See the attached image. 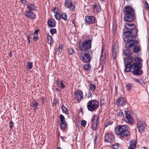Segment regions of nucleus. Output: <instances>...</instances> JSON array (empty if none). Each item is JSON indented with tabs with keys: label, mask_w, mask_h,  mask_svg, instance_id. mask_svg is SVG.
Returning a JSON list of instances; mask_svg holds the SVG:
<instances>
[{
	"label": "nucleus",
	"mask_w": 149,
	"mask_h": 149,
	"mask_svg": "<svg viewBox=\"0 0 149 149\" xmlns=\"http://www.w3.org/2000/svg\"><path fill=\"white\" fill-rule=\"evenodd\" d=\"M9 56L11 57H12V53L10 52L8 54Z\"/></svg>",
	"instance_id": "nucleus-55"
},
{
	"label": "nucleus",
	"mask_w": 149,
	"mask_h": 149,
	"mask_svg": "<svg viewBox=\"0 0 149 149\" xmlns=\"http://www.w3.org/2000/svg\"><path fill=\"white\" fill-rule=\"evenodd\" d=\"M104 47H102L101 49V54L100 56V61H104L106 56L105 50H104Z\"/></svg>",
	"instance_id": "nucleus-18"
},
{
	"label": "nucleus",
	"mask_w": 149,
	"mask_h": 149,
	"mask_svg": "<svg viewBox=\"0 0 149 149\" xmlns=\"http://www.w3.org/2000/svg\"><path fill=\"white\" fill-rule=\"evenodd\" d=\"M37 108H34V110H33V111L34 112H35V111H36V109Z\"/></svg>",
	"instance_id": "nucleus-64"
},
{
	"label": "nucleus",
	"mask_w": 149,
	"mask_h": 149,
	"mask_svg": "<svg viewBox=\"0 0 149 149\" xmlns=\"http://www.w3.org/2000/svg\"><path fill=\"white\" fill-rule=\"evenodd\" d=\"M64 5L65 7L72 11L75 9V6L71 0H65Z\"/></svg>",
	"instance_id": "nucleus-12"
},
{
	"label": "nucleus",
	"mask_w": 149,
	"mask_h": 149,
	"mask_svg": "<svg viewBox=\"0 0 149 149\" xmlns=\"http://www.w3.org/2000/svg\"><path fill=\"white\" fill-rule=\"evenodd\" d=\"M118 116H119L122 117L124 116L123 113L121 110H120L118 113Z\"/></svg>",
	"instance_id": "nucleus-46"
},
{
	"label": "nucleus",
	"mask_w": 149,
	"mask_h": 149,
	"mask_svg": "<svg viewBox=\"0 0 149 149\" xmlns=\"http://www.w3.org/2000/svg\"><path fill=\"white\" fill-rule=\"evenodd\" d=\"M57 149H62L60 147H58L57 148Z\"/></svg>",
	"instance_id": "nucleus-60"
},
{
	"label": "nucleus",
	"mask_w": 149,
	"mask_h": 149,
	"mask_svg": "<svg viewBox=\"0 0 149 149\" xmlns=\"http://www.w3.org/2000/svg\"><path fill=\"white\" fill-rule=\"evenodd\" d=\"M91 67V65L89 64L84 65L83 66V69L84 70H88Z\"/></svg>",
	"instance_id": "nucleus-34"
},
{
	"label": "nucleus",
	"mask_w": 149,
	"mask_h": 149,
	"mask_svg": "<svg viewBox=\"0 0 149 149\" xmlns=\"http://www.w3.org/2000/svg\"><path fill=\"white\" fill-rule=\"evenodd\" d=\"M125 15L124 17L125 21L131 22L134 21L136 19L135 10L130 6H125L123 10Z\"/></svg>",
	"instance_id": "nucleus-3"
},
{
	"label": "nucleus",
	"mask_w": 149,
	"mask_h": 149,
	"mask_svg": "<svg viewBox=\"0 0 149 149\" xmlns=\"http://www.w3.org/2000/svg\"><path fill=\"white\" fill-rule=\"evenodd\" d=\"M89 88L92 92H93L96 88L95 86V85L90 84Z\"/></svg>",
	"instance_id": "nucleus-36"
},
{
	"label": "nucleus",
	"mask_w": 149,
	"mask_h": 149,
	"mask_svg": "<svg viewBox=\"0 0 149 149\" xmlns=\"http://www.w3.org/2000/svg\"><path fill=\"white\" fill-rule=\"evenodd\" d=\"M93 53L91 50H89L82 53L80 56V59L83 62L86 63H89L92 58Z\"/></svg>",
	"instance_id": "nucleus-6"
},
{
	"label": "nucleus",
	"mask_w": 149,
	"mask_h": 149,
	"mask_svg": "<svg viewBox=\"0 0 149 149\" xmlns=\"http://www.w3.org/2000/svg\"><path fill=\"white\" fill-rule=\"evenodd\" d=\"M104 141L112 143L115 141L114 135L111 133H107L104 136Z\"/></svg>",
	"instance_id": "nucleus-10"
},
{
	"label": "nucleus",
	"mask_w": 149,
	"mask_h": 149,
	"mask_svg": "<svg viewBox=\"0 0 149 149\" xmlns=\"http://www.w3.org/2000/svg\"><path fill=\"white\" fill-rule=\"evenodd\" d=\"M143 126H144L143 124V122L141 120H138L137 124V127H139Z\"/></svg>",
	"instance_id": "nucleus-39"
},
{
	"label": "nucleus",
	"mask_w": 149,
	"mask_h": 149,
	"mask_svg": "<svg viewBox=\"0 0 149 149\" xmlns=\"http://www.w3.org/2000/svg\"><path fill=\"white\" fill-rule=\"evenodd\" d=\"M126 49L124 50L123 51V54L125 56H129L131 55L132 53L130 52V50L129 49L130 48H126Z\"/></svg>",
	"instance_id": "nucleus-22"
},
{
	"label": "nucleus",
	"mask_w": 149,
	"mask_h": 149,
	"mask_svg": "<svg viewBox=\"0 0 149 149\" xmlns=\"http://www.w3.org/2000/svg\"><path fill=\"white\" fill-rule=\"evenodd\" d=\"M26 69L28 70L32 69L33 67V63L32 62H28L26 66Z\"/></svg>",
	"instance_id": "nucleus-27"
},
{
	"label": "nucleus",
	"mask_w": 149,
	"mask_h": 149,
	"mask_svg": "<svg viewBox=\"0 0 149 149\" xmlns=\"http://www.w3.org/2000/svg\"><path fill=\"white\" fill-rule=\"evenodd\" d=\"M128 127L126 125H119L115 129V133L116 135H120V138H124L130 135V132L128 131Z\"/></svg>",
	"instance_id": "nucleus-4"
},
{
	"label": "nucleus",
	"mask_w": 149,
	"mask_h": 149,
	"mask_svg": "<svg viewBox=\"0 0 149 149\" xmlns=\"http://www.w3.org/2000/svg\"><path fill=\"white\" fill-rule=\"evenodd\" d=\"M41 100H42L43 102L42 104H43V103L45 102V97H42V98Z\"/></svg>",
	"instance_id": "nucleus-54"
},
{
	"label": "nucleus",
	"mask_w": 149,
	"mask_h": 149,
	"mask_svg": "<svg viewBox=\"0 0 149 149\" xmlns=\"http://www.w3.org/2000/svg\"><path fill=\"white\" fill-rule=\"evenodd\" d=\"M112 148L114 149H118L119 144L118 143H116L112 145Z\"/></svg>",
	"instance_id": "nucleus-41"
},
{
	"label": "nucleus",
	"mask_w": 149,
	"mask_h": 149,
	"mask_svg": "<svg viewBox=\"0 0 149 149\" xmlns=\"http://www.w3.org/2000/svg\"><path fill=\"white\" fill-rule=\"evenodd\" d=\"M25 15L30 19H35L36 15L32 11L26 10L24 13Z\"/></svg>",
	"instance_id": "nucleus-14"
},
{
	"label": "nucleus",
	"mask_w": 149,
	"mask_h": 149,
	"mask_svg": "<svg viewBox=\"0 0 149 149\" xmlns=\"http://www.w3.org/2000/svg\"><path fill=\"white\" fill-rule=\"evenodd\" d=\"M111 124V122H109V121H108L106 122V123L105 124L104 126L105 127H107V126H109V125Z\"/></svg>",
	"instance_id": "nucleus-45"
},
{
	"label": "nucleus",
	"mask_w": 149,
	"mask_h": 149,
	"mask_svg": "<svg viewBox=\"0 0 149 149\" xmlns=\"http://www.w3.org/2000/svg\"><path fill=\"white\" fill-rule=\"evenodd\" d=\"M125 29L123 30V35L126 37L124 38L123 40L125 43L126 48L133 47V52L136 54H138L141 50L140 45H139V41L136 40L138 36L139 29L137 26L133 24L126 23L124 25Z\"/></svg>",
	"instance_id": "nucleus-1"
},
{
	"label": "nucleus",
	"mask_w": 149,
	"mask_h": 149,
	"mask_svg": "<svg viewBox=\"0 0 149 149\" xmlns=\"http://www.w3.org/2000/svg\"><path fill=\"white\" fill-rule=\"evenodd\" d=\"M27 8L29 9V10H27V11H32L35 9V7L31 3H29L27 4Z\"/></svg>",
	"instance_id": "nucleus-23"
},
{
	"label": "nucleus",
	"mask_w": 149,
	"mask_h": 149,
	"mask_svg": "<svg viewBox=\"0 0 149 149\" xmlns=\"http://www.w3.org/2000/svg\"><path fill=\"white\" fill-rule=\"evenodd\" d=\"M134 60L135 58H134V57L131 55L127 56L124 59L125 72L127 70V69L129 68L131 64H132L133 62H134Z\"/></svg>",
	"instance_id": "nucleus-8"
},
{
	"label": "nucleus",
	"mask_w": 149,
	"mask_h": 149,
	"mask_svg": "<svg viewBox=\"0 0 149 149\" xmlns=\"http://www.w3.org/2000/svg\"><path fill=\"white\" fill-rule=\"evenodd\" d=\"M95 17L93 15L87 16L85 17V22L87 24H93L95 22Z\"/></svg>",
	"instance_id": "nucleus-15"
},
{
	"label": "nucleus",
	"mask_w": 149,
	"mask_h": 149,
	"mask_svg": "<svg viewBox=\"0 0 149 149\" xmlns=\"http://www.w3.org/2000/svg\"><path fill=\"white\" fill-rule=\"evenodd\" d=\"M133 80L135 82H138L141 85L144 84V80L141 79H137L134 78H133Z\"/></svg>",
	"instance_id": "nucleus-26"
},
{
	"label": "nucleus",
	"mask_w": 149,
	"mask_h": 149,
	"mask_svg": "<svg viewBox=\"0 0 149 149\" xmlns=\"http://www.w3.org/2000/svg\"><path fill=\"white\" fill-rule=\"evenodd\" d=\"M61 138L62 139V140L64 141V139L63 137L62 136L61 137Z\"/></svg>",
	"instance_id": "nucleus-63"
},
{
	"label": "nucleus",
	"mask_w": 149,
	"mask_h": 149,
	"mask_svg": "<svg viewBox=\"0 0 149 149\" xmlns=\"http://www.w3.org/2000/svg\"><path fill=\"white\" fill-rule=\"evenodd\" d=\"M125 118L124 119V121L131 125L133 123V120L132 118L131 115L129 113L128 111H125Z\"/></svg>",
	"instance_id": "nucleus-11"
},
{
	"label": "nucleus",
	"mask_w": 149,
	"mask_h": 149,
	"mask_svg": "<svg viewBox=\"0 0 149 149\" xmlns=\"http://www.w3.org/2000/svg\"><path fill=\"white\" fill-rule=\"evenodd\" d=\"M27 40H30V35H29L27 36Z\"/></svg>",
	"instance_id": "nucleus-56"
},
{
	"label": "nucleus",
	"mask_w": 149,
	"mask_h": 149,
	"mask_svg": "<svg viewBox=\"0 0 149 149\" xmlns=\"http://www.w3.org/2000/svg\"><path fill=\"white\" fill-rule=\"evenodd\" d=\"M132 84L130 83H128L126 85V87L127 91L130 90L131 89V88L133 86Z\"/></svg>",
	"instance_id": "nucleus-32"
},
{
	"label": "nucleus",
	"mask_w": 149,
	"mask_h": 149,
	"mask_svg": "<svg viewBox=\"0 0 149 149\" xmlns=\"http://www.w3.org/2000/svg\"><path fill=\"white\" fill-rule=\"evenodd\" d=\"M92 93L91 92L90 90L89 91L87 94V97L88 98H90L91 97Z\"/></svg>",
	"instance_id": "nucleus-48"
},
{
	"label": "nucleus",
	"mask_w": 149,
	"mask_h": 149,
	"mask_svg": "<svg viewBox=\"0 0 149 149\" xmlns=\"http://www.w3.org/2000/svg\"><path fill=\"white\" fill-rule=\"evenodd\" d=\"M52 11L55 13H57L59 12L58 8L57 7H55L53 8L52 9Z\"/></svg>",
	"instance_id": "nucleus-35"
},
{
	"label": "nucleus",
	"mask_w": 149,
	"mask_h": 149,
	"mask_svg": "<svg viewBox=\"0 0 149 149\" xmlns=\"http://www.w3.org/2000/svg\"><path fill=\"white\" fill-rule=\"evenodd\" d=\"M56 91L57 92H59L60 91V89L58 88H56Z\"/></svg>",
	"instance_id": "nucleus-59"
},
{
	"label": "nucleus",
	"mask_w": 149,
	"mask_h": 149,
	"mask_svg": "<svg viewBox=\"0 0 149 149\" xmlns=\"http://www.w3.org/2000/svg\"><path fill=\"white\" fill-rule=\"evenodd\" d=\"M50 32L51 34L53 35L57 33L56 30V29H52L50 30Z\"/></svg>",
	"instance_id": "nucleus-40"
},
{
	"label": "nucleus",
	"mask_w": 149,
	"mask_h": 149,
	"mask_svg": "<svg viewBox=\"0 0 149 149\" xmlns=\"http://www.w3.org/2000/svg\"><path fill=\"white\" fill-rule=\"evenodd\" d=\"M137 142L135 140H132L130 141V147L128 149H134L136 147Z\"/></svg>",
	"instance_id": "nucleus-21"
},
{
	"label": "nucleus",
	"mask_w": 149,
	"mask_h": 149,
	"mask_svg": "<svg viewBox=\"0 0 149 149\" xmlns=\"http://www.w3.org/2000/svg\"><path fill=\"white\" fill-rule=\"evenodd\" d=\"M59 118L60 119V123H62V122H66L65 120V118L61 114H60L59 116Z\"/></svg>",
	"instance_id": "nucleus-30"
},
{
	"label": "nucleus",
	"mask_w": 149,
	"mask_h": 149,
	"mask_svg": "<svg viewBox=\"0 0 149 149\" xmlns=\"http://www.w3.org/2000/svg\"><path fill=\"white\" fill-rule=\"evenodd\" d=\"M92 42V40L90 39L85 40L82 43L79 42V50L82 52H85L91 50Z\"/></svg>",
	"instance_id": "nucleus-5"
},
{
	"label": "nucleus",
	"mask_w": 149,
	"mask_h": 149,
	"mask_svg": "<svg viewBox=\"0 0 149 149\" xmlns=\"http://www.w3.org/2000/svg\"><path fill=\"white\" fill-rule=\"evenodd\" d=\"M67 123L66 122H62L60 123V128L63 131H65L66 130V126Z\"/></svg>",
	"instance_id": "nucleus-24"
},
{
	"label": "nucleus",
	"mask_w": 149,
	"mask_h": 149,
	"mask_svg": "<svg viewBox=\"0 0 149 149\" xmlns=\"http://www.w3.org/2000/svg\"><path fill=\"white\" fill-rule=\"evenodd\" d=\"M112 52L118 53L119 51V47L117 45H115L113 46Z\"/></svg>",
	"instance_id": "nucleus-28"
},
{
	"label": "nucleus",
	"mask_w": 149,
	"mask_h": 149,
	"mask_svg": "<svg viewBox=\"0 0 149 149\" xmlns=\"http://www.w3.org/2000/svg\"><path fill=\"white\" fill-rule=\"evenodd\" d=\"M99 117L96 115H94L91 119V124L92 126L91 128L93 130H95L98 127V124L99 121L98 120Z\"/></svg>",
	"instance_id": "nucleus-9"
},
{
	"label": "nucleus",
	"mask_w": 149,
	"mask_h": 149,
	"mask_svg": "<svg viewBox=\"0 0 149 149\" xmlns=\"http://www.w3.org/2000/svg\"><path fill=\"white\" fill-rule=\"evenodd\" d=\"M143 62L142 59L138 56H135L134 62L125 72H131L134 75H141L143 74V71L141 69L143 67Z\"/></svg>",
	"instance_id": "nucleus-2"
},
{
	"label": "nucleus",
	"mask_w": 149,
	"mask_h": 149,
	"mask_svg": "<svg viewBox=\"0 0 149 149\" xmlns=\"http://www.w3.org/2000/svg\"><path fill=\"white\" fill-rule=\"evenodd\" d=\"M99 106V102L95 100H91L87 104L88 109L91 111H96L98 109Z\"/></svg>",
	"instance_id": "nucleus-7"
},
{
	"label": "nucleus",
	"mask_w": 149,
	"mask_h": 149,
	"mask_svg": "<svg viewBox=\"0 0 149 149\" xmlns=\"http://www.w3.org/2000/svg\"><path fill=\"white\" fill-rule=\"evenodd\" d=\"M86 123V121L82 120L81 121V125L83 127H84L85 126Z\"/></svg>",
	"instance_id": "nucleus-43"
},
{
	"label": "nucleus",
	"mask_w": 149,
	"mask_h": 149,
	"mask_svg": "<svg viewBox=\"0 0 149 149\" xmlns=\"http://www.w3.org/2000/svg\"><path fill=\"white\" fill-rule=\"evenodd\" d=\"M68 53L70 55H73L75 54V51L72 48H70L67 49Z\"/></svg>",
	"instance_id": "nucleus-29"
},
{
	"label": "nucleus",
	"mask_w": 149,
	"mask_h": 149,
	"mask_svg": "<svg viewBox=\"0 0 149 149\" xmlns=\"http://www.w3.org/2000/svg\"><path fill=\"white\" fill-rule=\"evenodd\" d=\"M63 45H59L58 46V52H59L60 51V49H61L63 47Z\"/></svg>",
	"instance_id": "nucleus-51"
},
{
	"label": "nucleus",
	"mask_w": 149,
	"mask_h": 149,
	"mask_svg": "<svg viewBox=\"0 0 149 149\" xmlns=\"http://www.w3.org/2000/svg\"><path fill=\"white\" fill-rule=\"evenodd\" d=\"M118 53L113 52L112 57L113 59L116 58L118 55Z\"/></svg>",
	"instance_id": "nucleus-44"
},
{
	"label": "nucleus",
	"mask_w": 149,
	"mask_h": 149,
	"mask_svg": "<svg viewBox=\"0 0 149 149\" xmlns=\"http://www.w3.org/2000/svg\"><path fill=\"white\" fill-rule=\"evenodd\" d=\"M97 136H95V138L94 139V141H95V143H96V140H97Z\"/></svg>",
	"instance_id": "nucleus-57"
},
{
	"label": "nucleus",
	"mask_w": 149,
	"mask_h": 149,
	"mask_svg": "<svg viewBox=\"0 0 149 149\" xmlns=\"http://www.w3.org/2000/svg\"><path fill=\"white\" fill-rule=\"evenodd\" d=\"M56 14L54 15L55 18L58 20H60V19L61 16H60L59 13Z\"/></svg>",
	"instance_id": "nucleus-42"
},
{
	"label": "nucleus",
	"mask_w": 149,
	"mask_h": 149,
	"mask_svg": "<svg viewBox=\"0 0 149 149\" xmlns=\"http://www.w3.org/2000/svg\"><path fill=\"white\" fill-rule=\"evenodd\" d=\"M27 41H28V43H29V44H30V40H27Z\"/></svg>",
	"instance_id": "nucleus-62"
},
{
	"label": "nucleus",
	"mask_w": 149,
	"mask_h": 149,
	"mask_svg": "<svg viewBox=\"0 0 149 149\" xmlns=\"http://www.w3.org/2000/svg\"><path fill=\"white\" fill-rule=\"evenodd\" d=\"M59 84H60V87L61 89H63L65 87V86L64 84V83H63V81L62 80L60 81L59 82Z\"/></svg>",
	"instance_id": "nucleus-38"
},
{
	"label": "nucleus",
	"mask_w": 149,
	"mask_h": 149,
	"mask_svg": "<svg viewBox=\"0 0 149 149\" xmlns=\"http://www.w3.org/2000/svg\"><path fill=\"white\" fill-rule=\"evenodd\" d=\"M31 106H32L34 108H38L37 107L39 105V104L36 102V100L34 101H32L31 102Z\"/></svg>",
	"instance_id": "nucleus-25"
},
{
	"label": "nucleus",
	"mask_w": 149,
	"mask_h": 149,
	"mask_svg": "<svg viewBox=\"0 0 149 149\" xmlns=\"http://www.w3.org/2000/svg\"><path fill=\"white\" fill-rule=\"evenodd\" d=\"M40 30L39 29H38L36 30L34 33V35L37 36V34L38 33V32Z\"/></svg>",
	"instance_id": "nucleus-50"
},
{
	"label": "nucleus",
	"mask_w": 149,
	"mask_h": 149,
	"mask_svg": "<svg viewBox=\"0 0 149 149\" xmlns=\"http://www.w3.org/2000/svg\"><path fill=\"white\" fill-rule=\"evenodd\" d=\"M61 17L65 20H67V16L65 13H63L61 15Z\"/></svg>",
	"instance_id": "nucleus-37"
},
{
	"label": "nucleus",
	"mask_w": 149,
	"mask_h": 149,
	"mask_svg": "<svg viewBox=\"0 0 149 149\" xmlns=\"http://www.w3.org/2000/svg\"><path fill=\"white\" fill-rule=\"evenodd\" d=\"M61 108L63 112L67 115L69 114V111L70 112V114L72 115H73V112L71 110H69L68 111L65 106L64 105L61 106Z\"/></svg>",
	"instance_id": "nucleus-17"
},
{
	"label": "nucleus",
	"mask_w": 149,
	"mask_h": 149,
	"mask_svg": "<svg viewBox=\"0 0 149 149\" xmlns=\"http://www.w3.org/2000/svg\"><path fill=\"white\" fill-rule=\"evenodd\" d=\"M141 149H148L147 148L145 147H142Z\"/></svg>",
	"instance_id": "nucleus-58"
},
{
	"label": "nucleus",
	"mask_w": 149,
	"mask_h": 149,
	"mask_svg": "<svg viewBox=\"0 0 149 149\" xmlns=\"http://www.w3.org/2000/svg\"><path fill=\"white\" fill-rule=\"evenodd\" d=\"M47 42L50 45H52L53 42L52 38L50 36H48L47 38Z\"/></svg>",
	"instance_id": "nucleus-31"
},
{
	"label": "nucleus",
	"mask_w": 149,
	"mask_h": 149,
	"mask_svg": "<svg viewBox=\"0 0 149 149\" xmlns=\"http://www.w3.org/2000/svg\"><path fill=\"white\" fill-rule=\"evenodd\" d=\"M27 1L26 0H22V3H24V4H26L27 3Z\"/></svg>",
	"instance_id": "nucleus-53"
},
{
	"label": "nucleus",
	"mask_w": 149,
	"mask_h": 149,
	"mask_svg": "<svg viewBox=\"0 0 149 149\" xmlns=\"http://www.w3.org/2000/svg\"><path fill=\"white\" fill-rule=\"evenodd\" d=\"M13 123L12 121H11L10 122V127L11 129H12L13 128Z\"/></svg>",
	"instance_id": "nucleus-49"
},
{
	"label": "nucleus",
	"mask_w": 149,
	"mask_h": 149,
	"mask_svg": "<svg viewBox=\"0 0 149 149\" xmlns=\"http://www.w3.org/2000/svg\"><path fill=\"white\" fill-rule=\"evenodd\" d=\"M140 133H143L144 132V126L137 127Z\"/></svg>",
	"instance_id": "nucleus-33"
},
{
	"label": "nucleus",
	"mask_w": 149,
	"mask_h": 149,
	"mask_svg": "<svg viewBox=\"0 0 149 149\" xmlns=\"http://www.w3.org/2000/svg\"><path fill=\"white\" fill-rule=\"evenodd\" d=\"M47 24L49 27H54L56 26V22L54 19L49 18L47 21Z\"/></svg>",
	"instance_id": "nucleus-16"
},
{
	"label": "nucleus",
	"mask_w": 149,
	"mask_h": 149,
	"mask_svg": "<svg viewBox=\"0 0 149 149\" xmlns=\"http://www.w3.org/2000/svg\"><path fill=\"white\" fill-rule=\"evenodd\" d=\"M92 6L93 9L96 10L97 12H100L101 10V6L98 3H94Z\"/></svg>",
	"instance_id": "nucleus-20"
},
{
	"label": "nucleus",
	"mask_w": 149,
	"mask_h": 149,
	"mask_svg": "<svg viewBox=\"0 0 149 149\" xmlns=\"http://www.w3.org/2000/svg\"><path fill=\"white\" fill-rule=\"evenodd\" d=\"M146 9L149 10V5L147 2H146Z\"/></svg>",
	"instance_id": "nucleus-52"
},
{
	"label": "nucleus",
	"mask_w": 149,
	"mask_h": 149,
	"mask_svg": "<svg viewBox=\"0 0 149 149\" xmlns=\"http://www.w3.org/2000/svg\"><path fill=\"white\" fill-rule=\"evenodd\" d=\"M59 83V81L58 80H57V85H58Z\"/></svg>",
	"instance_id": "nucleus-61"
},
{
	"label": "nucleus",
	"mask_w": 149,
	"mask_h": 149,
	"mask_svg": "<svg viewBox=\"0 0 149 149\" xmlns=\"http://www.w3.org/2000/svg\"><path fill=\"white\" fill-rule=\"evenodd\" d=\"M125 102L124 98L123 97H119L118 98L117 101V104L118 106H122L125 103Z\"/></svg>",
	"instance_id": "nucleus-19"
},
{
	"label": "nucleus",
	"mask_w": 149,
	"mask_h": 149,
	"mask_svg": "<svg viewBox=\"0 0 149 149\" xmlns=\"http://www.w3.org/2000/svg\"><path fill=\"white\" fill-rule=\"evenodd\" d=\"M38 35H34V36L33 37V40L34 42H36L37 40L38 39Z\"/></svg>",
	"instance_id": "nucleus-47"
},
{
	"label": "nucleus",
	"mask_w": 149,
	"mask_h": 149,
	"mask_svg": "<svg viewBox=\"0 0 149 149\" xmlns=\"http://www.w3.org/2000/svg\"><path fill=\"white\" fill-rule=\"evenodd\" d=\"M75 98L77 101H80L81 100L83 97L82 91L80 90H77L74 92Z\"/></svg>",
	"instance_id": "nucleus-13"
}]
</instances>
